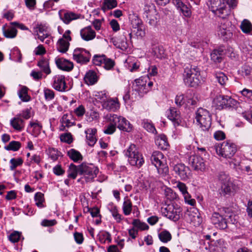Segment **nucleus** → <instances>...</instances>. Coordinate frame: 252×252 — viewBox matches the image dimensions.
Masks as SVG:
<instances>
[{
	"instance_id": "1",
	"label": "nucleus",
	"mask_w": 252,
	"mask_h": 252,
	"mask_svg": "<svg viewBox=\"0 0 252 252\" xmlns=\"http://www.w3.org/2000/svg\"><path fill=\"white\" fill-rule=\"evenodd\" d=\"M183 77L184 81L188 86L196 87L201 83L200 70L196 66L189 64L185 65Z\"/></svg>"
},
{
	"instance_id": "2",
	"label": "nucleus",
	"mask_w": 252,
	"mask_h": 252,
	"mask_svg": "<svg viewBox=\"0 0 252 252\" xmlns=\"http://www.w3.org/2000/svg\"><path fill=\"white\" fill-rule=\"evenodd\" d=\"M151 161L156 167L158 172L161 177L166 176L169 173L168 167L166 159L162 153L159 151H155L151 156Z\"/></svg>"
},
{
	"instance_id": "3",
	"label": "nucleus",
	"mask_w": 252,
	"mask_h": 252,
	"mask_svg": "<svg viewBox=\"0 0 252 252\" xmlns=\"http://www.w3.org/2000/svg\"><path fill=\"white\" fill-rule=\"evenodd\" d=\"M126 156L128 158V161L132 166L140 167L144 163L142 155L139 152L134 144H131L126 150Z\"/></svg>"
},
{
	"instance_id": "4",
	"label": "nucleus",
	"mask_w": 252,
	"mask_h": 252,
	"mask_svg": "<svg viewBox=\"0 0 252 252\" xmlns=\"http://www.w3.org/2000/svg\"><path fill=\"white\" fill-rule=\"evenodd\" d=\"M195 119L202 130H208L211 125V117L208 111L200 108L195 113Z\"/></svg>"
},
{
	"instance_id": "5",
	"label": "nucleus",
	"mask_w": 252,
	"mask_h": 252,
	"mask_svg": "<svg viewBox=\"0 0 252 252\" xmlns=\"http://www.w3.org/2000/svg\"><path fill=\"white\" fill-rule=\"evenodd\" d=\"M182 208L176 203L168 204L162 211V214L174 221L178 220L182 216Z\"/></svg>"
},
{
	"instance_id": "6",
	"label": "nucleus",
	"mask_w": 252,
	"mask_h": 252,
	"mask_svg": "<svg viewBox=\"0 0 252 252\" xmlns=\"http://www.w3.org/2000/svg\"><path fill=\"white\" fill-rule=\"evenodd\" d=\"M98 172V168L93 164L82 163L79 165V174L83 176L86 182L92 181L96 177Z\"/></svg>"
},
{
	"instance_id": "7",
	"label": "nucleus",
	"mask_w": 252,
	"mask_h": 252,
	"mask_svg": "<svg viewBox=\"0 0 252 252\" xmlns=\"http://www.w3.org/2000/svg\"><path fill=\"white\" fill-rule=\"evenodd\" d=\"M237 186L235 184L233 179L225 173H221V191L224 195L231 196L236 191Z\"/></svg>"
},
{
	"instance_id": "8",
	"label": "nucleus",
	"mask_w": 252,
	"mask_h": 252,
	"mask_svg": "<svg viewBox=\"0 0 252 252\" xmlns=\"http://www.w3.org/2000/svg\"><path fill=\"white\" fill-rule=\"evenodd\" d=\"M71 31L66 30L63 33V37L58 39L56 43V48L58 51L62 53H65L69 49V42L72 38L70 36Z\"/></svg>"
},
{
	"instance_id": "9",
	"label": "nucleus",
	"mask_w": 252,
	"mask_h": 252,
	"mask_svg": "<svg viewBox=\"0 0 252 252\" xmlns=\"http://www.w3.org/2000/svg\"><path fill=\"white\" fill-rule=\"evenodd\" d=\"M189 164L198 173L203 172L206 170V163L203 158L199 156L193 155L189 158Z\"/></svg>"
},
{
	"instance_id": "10",
	"label": "nucleus",
	"mask_w": 252,
	"mask_h": 252,
	"mask_svg": "<svg viewBox=\"0 0 252 252\" xmlns=\"http://www.w3.org/2000/svg\"><path fill=\"white\" fill-rule=\"evenodd\" d=\"M91 56L90 52L83 48H76L73 53V60L81 64H86L88 63Z\"/></svg>"
},
{
	"instance_id": "11",
	"label": "nucleus",
	"mask_w": 252,
	"mask_h": 252,
	"mask_svg": "<svg viewBox=\"0 0 252 252\" xmlns=\"http://www.w3.org/2000/svg\"><path fill=\"white\" fill-rule=\"evenodd\" d=\"M52 86L55 90L60 92H66L69 90L65 77L63 75L58 74L53 77Z\"/></svg>"
},
{
	"instance_id": "12",
	"label": "nucleus",
	"mask_w": 252,
	"mask_h": 252,
	"mask_svg": "<svg viewBox=\"0 0 252 252\" xmlns=\"http://www.w3.org/2000/svg\"><path fill=\"white\" fill-rule=\"evenodd\" d=\"M112 122L116 123L117 127L120 130L126 132H130L132 130V126L125 118L113 114Z\"/></svg>"
},
{
	"instance_id": "13",
	"label": "nucleus",
	"mask_w": 252,
	"mask_h": 252,
	"mask_svg": "<svg viewBox=\"0 0 252 252\" xmlns=\"http://www.w3.org/2000/svg\"><path fill=\"white\" fill-rule=\"evenodd\" d=\"M148 80L149 78L146 76L135 79L132 86L133 90L138 93L139 94L147 93L149 91L147 86Z\"/></svg>"
},
{
	"instance_id": "14",
	"label": "nucleus",
	"mask_w": 252,
	"mask_h": 252,
	"mask_svg": "<svg viewBox=\"0 0 252 252\" xmlns=\"http://www.w3.org/2000/svg\"><path fill=\"white\" fill-rule=\"evenodd\" d=\"M239 103L235 99L233 98L230 95L227 94H222L221 90V109H227L232 110L237 109Z\"/></svg>"
},
{
	"instance_id": "15",
	"label": "nucleus",
	"mask_w": 252,
	"mask_h": 252,
	"mask_svg": "<svg viewBox=\"0 0 252 252\" xmlns=\"http://www.w3.org/2000/svg\"><path fill=\"white\" fill-rule=\"evenodd\" d=\"M166 115L168 119L172 122L175 127L182 125L181 113L177 108L171 107L166 111Z\"/></svg>"
},
{
	"instance_id": "16",
	"label": "nucleus",
	"mask_w": 252,
	"mask_h": 252,
	"mask_svg": "<svg viewBox=\"0 0 252 252\" xmlns=\"http://www.w3.org/2000/svg\"><path fill=\"white\" fill-rule=\"evenodd\" d=\"M176 188L182 193L186 203L192 206H194L196 204L195 200L191 198V195L188 191V187L185 184L179 181L177 182Z\"/></svg>"
},
{
	"instance_id": "17",
	"label": "nucleus",
	"mask_w": 252,
	"mask_h": 252,
	"mask_svg": "<svg viewBox=\"0 0 252 252\" xmlns=\"http://www.w3.org/2000/svg\"><path fill=\"white\" fill-rule=\"evenodd\" d=\"M187 219L195 226H199L202 220L198 210L195 208H192L188 211Z\"/></svg>"
},
{
	"instance_id": "18",
	"label": "nucleus",
	"mask_w": 252,
	"mask_h": 252,
	"mask_svg": "<svg viewBox=\"0 0 252 252\" xmlns=\"http://www.w3.org/2000/svg\"><path fill=\"white\" fill-rule=\"evenodd\" d=\"M61 125L59 126L60 131L66 130L68 128L75 125V119L71 114H64L60 120Z\"/></svg>"
},
{
	"instance_id": "19",
	"label": "nucleus",
	"mask_w": 252,
	"mask_h": 252,
	"mask_svg": "<svg viewBox=\"0 0 252 252\" xmlns=\"http://www.w3.org/2000/svg\"><path fill=\"white\" fill-rule=\"evenodd\" d=\"M236 151V147L234 143L227 142L221 143V157L231 158Z\"/></svg>"
},
{
	"instance_id": "20",
	"label": "nucleus",
	"mask_w": 252,
	"mask_h": 252,
	"mask_svg": "<svg viewBox=\"0 0 252 252\" xmlns=\"http://www.w3.org/2000/svg\"><path fill=\"white\" fill-rule=\"evenodd\" d=\"M102 107L109 112H116L120 107V103L117 97L109 96Z\"/></svg>"
},
{
	"instance_id": "21",
	"label": "nucleus",
	"mask_w": 252,
	"mask_h": 252,
	"mask_svg": "<svg viewBox=\"0 0 252 252\" xmlns=\"http://www.w3.org/2000/svg\"><path fill=\"white\" fill-rule=\"evenodd\" d=\"M34 32L37 38L41 42H43L46 38L50 36L48 27L45 24H37L34 28Z\"/></svg>"
},
{
	"instance_id": "22",
	"label": "nucleus",
	"mask_w": 252,
	"mask_h": 252,
	"mask_svg": "<svg viewBox=\"0 0 252 252\" xmlns=\"http://www.w3.org/2000/svg\"><path fill=\"white\" fill-rule=\"evenodd\" d=\"M1 30L3 35L6 38L13 39L17 36V29L14 24H12V22L3 25Z\"/></svg>"
},
{
	"instance_id": "23",
	"label": "nucleus",
	"mask_w": 252,
	"mask_h": 252,
	"mask_svg": "<svg viewBox=\"0 0 252 252\" xmlns=\"http://www.w3.org/2000/svg\"><path fill=\"white\" fill-rule=\"evenodd\" d=\"M9 124L14 131L18 132L23 131L25 127L24 120L20 118L19 115H17L10 119Z\"/></svg>"
},
{
	"instance_id": "24",
	"label": "nucleus",
	"mask_w": 252,
	"mask_h": 252,
	"mask_svg": "<svg viewBox=\"0 0 252 252\" xmlns=\"http://www.w3.org/2000/svg\"><path fill=\"white\" fill-rule=\"evenodd\" d=\"M173 170L183 180H186L189 178V169L183 163H178L175 165L173 167Z\"/></svg>"
},
{
	"instance_id": "25",
	"label": "nucleus",
	"mask_w": 252,
	"mask_h": 252,
	"mask_svg": "<svg viewBox=\"0 0 252 252\" xmlns=\"http://www.w3.org/2000/svg\"><path fill=\"white\" fill-rule=\"evenodd\" d=\"M55 63L59 69L64 71H70L73 68L72 62L63 58H56Z\"/></svg>"
},
{
	"instance_id": "26",
	"label": "nucleus",
	"mask_w": 252,
	"mask_h": 252,
	"mask_svg": "<svg viewBox=\"0 0 252 252\" xmlns=\"http://www.w3.org/2000/svg\"><path fill=\"white\" fill-rule=\"evenodd\" d=\"M80 36L86 41L93 40L96 36L95 32L91 26L86 27L80 30Z\"/></svg>"
},
{
	"instance_id": "27",
	"label": "nucleus",
	"mask_w": 252,
	"mask_h": 252,
	"mask_svg": "<svg viewBox=\"0 0 252 252\" xmlns=\"http://www.w3.org/2000/svg\"><path fill=\"white\" fill-rule=\"evenodd\" d=\"M113 117V114H107L105 116V119L107 122L108 123V124L105 126L103 129V132L106 134H112L116 130L117 124L116 123L112 122Z\"/></svg>"
},
{
	"instance_id": "28",
	"label": "nucleus",
	"mask_w": 252,
	"mask_h": 252,
	"mask_svg": "<svg viewBox=\"0 0 252 252\" xmlns=\"http://www.w3.org/2000/svg\"><path fill=\"white\" fill-rule=\"evenodd\" d=\"M96 132L97 130L95 128H89L85 131L86 141L90 146H93L97 141L95 136Z\"/></svg>"
},
{
	"instance_id": "29",
	"label": "nucleus",
	"mask_w": 252,
	"mask_h": 252,
	"mask_svg": "<svg viewBox=\"0 0 252 252\" xmlns=\"http://www.w3.org/2000/svg\"><path fill=\"white\" fill-rule=\"evenodd\" d=\"M125 66L131 72L137 71L140 66V63L133 57H128L126 60Z\"/></svg>"
},
{
	"instance_id": "30",
	"label": "nucleus",
	"mask_w": 252,
	"mask_h": 252,
	"mask_svg": "<svg viewBox=\"0 0 252 252\" xmlns=\"http://www.w3.org/2000/svg\"><path fill=\"white\" fill-rule=\"evenodd\" d=\"M172 3L185 16L189 17L191 15L190 10L181 0H172Z\"/></svg>"
},
{
	"instance_id": "31",
	"label": "nucleus",
	"mask_w": 252,
	"mask_h": 252,
	"mask_svg": "<svg viewBox=\"0 0 252 252\" xmlns=\"http://www.w3.org/2000/svg\"><path fill=\"white\" fill-rule=\"evenodd\" d=\"M110 42L117 48H119L122 50L125 51L128 47V44L126 41V37H125L123 39H120L117 37H112L110 38Z\"/></svg>"
},
{
	"instance_id": "32",
	"label": "nucleus",
	"mask_w": 252,
	"mask_h": 252,
	"mask_svg": "<svg viewBox=\"0 0 252 252\" xmlns=\"http://www.w3.org/2000/svg\"><path fill=\"white\" fill-rule=\"evenodd\" d=\"M84 80L88 85H93L97 82L98 76L95 71L90 70L86 73Z\"/></svg>"
},
{
	"instance_id": "33",
	"label": "nucleus",
	"mask_w": 252,
	"mask_h": 252,
	"mask_svg": "<svg viewBox=\"0 0 252 252\" xmlns=\"http://www.w3.org/2000/svg\"><path fill=\"white\" fill-rule=\"evenodd\" d=\"M155 143L158 148L161 150H166L169 146L167 137L163 134L156 137Z\"/></svg>"
},
{
	"instance_id": "34",
	"label": "nucleus",
	"mask_w": 252,
	"mask_h": 252,
	"mask_svg": "<svg viewBox=\"0 0 252 252\" xmlns=\"http://www.w3.org/2000/svg\"><path fill=\"white\" fill-rule=\"evenodd\" d=\"M186 105L187 106H194L197 104L198 99L197 95L192 91H188L185 94Z\"/></svg>"
},
{
	"instance_id": "35",
	"label": "nucleus",
	"mask_w": 252,
	"mask_h": 252,
	"mask_svg": "<svg viewBox=\"0 0 252 252\" xmlns=\"http://www.w3.org/2000/svg\"><path fill=\"white\" fill-rule=\"evenodd\" d=\"M29 128L32 129V134L34 137H37L41 132L42 126L38 121H32L29 123Z\"/></svg>"
},
{
	"instance_id": "36",
	"label": "nucleus",
	"mask_w": 252,
	"mask_h": 252,
	"mask_svg": "<svg viewBox=\"0 0 252 252\" xmlns=\"http://www.w3.org/2000/svg\"><path fill=\"white\" fill-rule=\"evenodd\" d=\"M67 156L74 162H80L83 160V156L80 152L75 149H70L67 151Z\"/></svg>"
},
{
	"instance_id": "37",
	"label": "nucleus",
	"mask_w": 252,
	"mask_h": 252,
	"mask_svg": "<svg viewBox=\"0 0 252 252\" xmlns=\"http://www.w3.org/2000/svg\"><path fill=\"white\" fill-rule=\"evenodd\" d=\"M209 7L215 15L220 17V0H210Z\"/></svg>"
},
{
	"instance_id": "38",
	"label": "nucleus",
	"mask_w": 252,
	"mask_h": 252,
	"mask_svg": "<svg viewBox=\"0 0 252 252\" xmlns=\"http://www.w3.org/2000/svg\"><path fill=\"white\" fill-rule=\"evenodd\" d=\"M132 203L128 197H125L122 205V210L125 216L129 215L132 210Z\"/></svg>"
},
{
	"instance_id": "39",
	"label": "nucleus",
	"mask_w": 252,
	"mask_h": 252,
	"mask_svg": "<svg viewBox=\"0 0 252 252\" xmlns=\"http://www.w3.org/2000/svg\"><path fill=\"white\" fill-rule=\"evenodd\" d=\"M37 66L41 69L42 71L46 74H50L51 72L48 60L43 58L37 63Z\"/></svg>"
},
{
	"instance_id": "40",
	"label": "nucleus",
	"mask_w": 252,
	"mask_h": 252,
	"mask_svg": "<svg viewBox=\"0 0 252 252\" xmlns=\"http://www.w3.org/2000/svg\"><path fill=\"white\" fill-rule=\"evenodd\" d=\"M223 4H224L226 3L228 7H223L221 6V14L223 13V11H226L225 16H228L230 13V8H234L237 4V0H222Z\"/></svg>"
},
{
	"instance_id": "41",
	"label": "nucleus",
	"mask_w": 252,
	"mask_h": 252,
	"mask_svg": "<svg viewBox=\"0 0 252 252\" xmlns=\"http://www.w3.org/2000/svg\"><path fill=\"white\" fill-rule=\"evenodd\" d=\"M34 199L35 205L39 208L45 207V200L44 194L41 192H36L34 194Z\"/></svg>"
},
{
	"instance_id": "42",
	"label": "nucleus",
	"mask_w": 252,
	"mask_h": 252,
	"mask_svg": "<svg viewBox=\"0 0 252 252\" xmlns=\"http://www.w3.org/2000/svg\"><path fill=\"white\" fill-rule=\"evenodd\" d=\"M28 88L26 86H21L18 92V95L20 99L23 102H28L31 100V96L28 94Z\"/></svg>"
},
{
	"instance_id": "43",
	"label": "nucleus",
	"mask_w": 252,
	"mask_h": 252,
	"mask_svg": "<svg viewBox=\"0 0 252 252\" xmlns=\"http://www.w3.org/2000/svg\"><path fill=\"white\" fill-rule=\"evenodd\" d=\"M80 16L79 14L71 12H65L63 14V16L61 17V19L65 24H68L72 20L79 18Z\"/></svg>"
},
{
	"instance_id": "44",
	"label": "nucleus",
	"mask_w": 252,
	"mask_h": 252,
	"mask_svg": "<svg viewBox=\"0 0 252 252\" xmlns=\"http://www.w3.org/2000/svg\"><path fill=\"white\" fill-rule=\"evenodd\" d=\"M240 29L244 33L252 35V24L249 20H243L241 22Z\"/></svg>"
},
{
	"instance_id": "45",
	"label": "nucleus",
	"mask_w": 252,
	"mask_h": 252,
	"mask_svg": "<svg viewBox=\"0 0 252 252\" xmlns=\"http://www.w3.org/2000/svg\"><path fill=\"white\" fill-rule=\"evenodd\" d=\"M9 59L12 61L21 62L22 54L20 50L17 47H14L9 54Z\"/></svg>"
},
{
	"instance_id": "46",
	"label": "nucleus",
	"mask_w": 252,
	"mask_h": 252,
	"mask_svg": "<svg viewBox=\"0 0 252 252\" xmlns=\"http://www.w3.org/2000/svg\"><path fill=\"white\" fill-rule=\"evenodd\" d=\"M94 96L96 100L101 103L102 106L110 96L108 93L106 91L97 92Z\"/></svg>"
},
{
	"instance_id": "47",
	"label": "nucleus",
	"mask_w": 252,
	"mask_h": 252,
	"mask_svg": "<svg viewBox=\"0 0 252 252\" xmlns=\"http://www.w3.org/2000/svg\"><path fill=\"white\" fill-rule=\"evenodd\" d=\"M78 174H79V165L77 166L73 163H71L67 170L68 178L75 179Z\"/></svg>"
},
{
	"instance_id": "48",
	"label": "nucleus",
	"mask_w": 252,
	"mask_h": 252,
	"mask_svg": "<svg viewBox=\"0 0 252 252\" xmlns=\"http://www.w3.org/2000/svg\"><path fill=\"white\" fill-rule=\"evenodd\" d=\"M46 153L49 158L53 161L57 160L59 157H60L62 154L58 149L51 147L49 148L46 150Z\"/></svg>"
},
{
	"instance_id": "49",
	"label": "nucleus",
	"mask_w": 252,
	"mask_h": 252,
	"mask_svg": "<svg viewBox=\"0 0 252 252\" xmlns=\"http://www.w3.org/2000/svg\"><path fill=\"white\" fill-rule=\"evenodd\" d=\"M117 6V1L116 0H104L101 9L104 12L107 10L114 8Z\"/></svg>"
},
{
	"instance_id": "50",
	"label": "nucleus",
	"mask_w": 252,
	"mask_h": 252,
	"mask_svg": "<svg viewBox=\"0 0 252 252\" xmlns=\"http://www.w3.org/2000/svg\"><path fill=\"white\" fill-rule=\"evenodd\" d=\"M21 147V143L19 141H12L4 147V149L7 151H12L13 152L18 151Z\"/></svg>"
},
{
	"instance_id": "51",
	"label": "nucleus",
	"mask_w": 252,
	"mask_h": 252,
	"mask_svg": "<svg viewBox=\"0 0 252 252\" xmlns=\"http://www.w3.org/2000/svg\"><path fill=\"white\" fill-rule=\"evenodd\" d=\"M164 194L166 198L170 200L176 199L178 198L177 194L171 188L165 187L164 188Z\"/></svg>"
},
{
	"instance_id": "52",
	"label": "nucleus",
	"mask_w": 252,
	"mask_h": 252,
	"mask_svg": "<svg viewBox=\"0 0 252 252\" xmlns=\"http://www.w3.org/2000/svg\"><path fill=\"white\" fill-rule=\"evenodd\" d=\"M23 163V160L21 158H12L10 161V169L11 171L15 170L18 166H21Z\"/></svg>"
},
{
	"instance_id": "53",
	"label": "nucleus",
	"mask_w": 252,
	"mask_h": 252,
	"mask_svg": "<svg viewBox=\"0 0 252 252\" xmlns=\"http://www.w3.org/2000/svg\"><path fill=\"white\" fill-rule=\"evenodd\" d=\"M232 36V32L230 28L225 27L224 25L221 26V38L224 41H228Z\"/></svg>"
},
{
	"instance_id": "54",
	"label": "nucleus",
	"mask_w": 252,
	"mask_h": 252,
	"mask_svg": "<svg viewBox=\"0 0 252 252\" xmlns=\"http://www.w3.org/2000/svg\"><path fill=\"white\" fill-rule=\"evenodd\" d=\"M98 240L100 243L103 244L111 242V235L107 232H101L98 234Z\"/></svg>"
},
{
	"instance_id": "55",
	"label": "nucleus",
	"mask_w": 252,
	"mask_h": 252,
	"mask_svg": "<svg viewBox=\"0 0 252 252\" xmlns=\"http://www.w3.org/2000/svg\"><path fill=\"white\" fill-rule=\"evenodd\" d=\"M40 156L37 154H34L31 158L27 159L26 165L28 166H31L33 163H36L38 165L40 164Z\"/></svg>"
},
{
	"instance_id": "56",
	"label": "nucleus",
	"mask_w": 252,
	"mask_h": 252,
	"mask_svg": "<svg viewBox=\"0 0 252 252\" xmlns=\"http://www.w3.org/2000/svg\"><path fill=\"white\" fill-rule=\"evenodd\" d=\"M158 237L162 242L165 243L171 240L172 236L169 231L163 230L158 234Z\"/></svg>"
},
{
	"instance_id": "57",
	"label": "nucleus",
	"mask_w": 252,
	"mask_h": 252,
	"mask_svg": "<svg viewBox=\"0 0 252 252\" xmlns=\"http://www.w3.org/2000/svg\"><path fill=\"white\" fill-rule=\"evenodd\" d=\"M22 237V233L17 231H14L8 236V240L12 243L18 242Z\"/></svg>"
},
{
	"instance_id": "58",
	"label": "nucleus",
	"mask_w": 252,
	"mask_h": 252,
	"mask_svg": "<svg viewBox=\"0 0 252 252\" xmlns=\"http://www.w3.org/2000/svg\"><path fill=\"white\" fill-rule=\"evenodd\" d=\"M45 99L46 101H51L55 98V94L53 90L45 88L43 90Z\"/></svg>"
},
{
	"instance_id": "59",
	"label": "nucleus",
	"mask_w": 252,
	"mask_h": 252,
	"mask_svg": "<svg viewBox=\"0 0 252 252\" xmlns=\"http://www.w3.org/2000/svg\"><path fill=\"white\" fill-rule=\"evenodd\" d=\"M132 224L134 227H137L141 230H145L149 228V226L145 222H141L139 220L137 219L133 220Z\"/></svg>"
},
{
	"instance_id": "60",
	"label": "nucleus",
	"mask_w": 252,
	"mask_h": 252,
	"mask_svg": "<svg viewBox=\"0 0 252 252\" xmlns=\"http://www.w3.org/2000/svg\"><path fill=\"white\" fill-rule=\"evenodd\" d=\"M73 112L76 117L82 118L86 112L85 106L82 104L79 105L74 109Z\"/></svg>"
},
{
	"instance_id": "61",
	"label": "nucleus",
	"mask_w": 252,
	"mask_h": 252,
	"mask_svg": "<svg viewBox=\"0 0 252 252\" xmlns=\"http://www.w3.org/2000/svg\"><path fill=\"white\" fill-rule=\"evenodd\" d=\"M130 19L133 28L135 29L143 25L142 20L137 16L133 15Z\"/></svg>"
},
{
	"instance_id": "62",
	"label": "nucleus",
	"mask_w": 252,
	"mask_h": 252,
	"mask_svg": "<svg viewBox=\"0 0 252 252\" xmlns=\"http://www.w3.org/2000/svg\"><path fill=\"white\" fill-rule=\"evenodd\" d=\"M105 55H95L93 59V63L95 65H103L105 62Z\"/></svg>"
},
{
	"instance_id": "63",
	"label": "nucleus",
	"mask_w": 252,
	"mask_h": 252,
	"mask_svg": "<svg viewBox=\"0 0 252 252\" xmlns=\"http://www.w3.org/2000/svg\"><path fill=\"white\" fill-rule=\"evenodd\" d=\"M144 15L146 17L152 16V15H157L155 7L153 5H146L144 7Z\"/></svg>"
},
{
	"instance_id": "64",
	"label": "nucleus",
	"mask_w": 252,
	"mask_h": 252,
	"mask_svg": "<svg viewBox=\"0 0 252 252\" xmlns=\"http://www.w3.org/2000/svg\"><path fill=\"white\" fill-rule=\"evenodd\" d=\"M210 151L215 156H220V144L215 143L210 147Z\"/></svg>"
}]
</instances>
